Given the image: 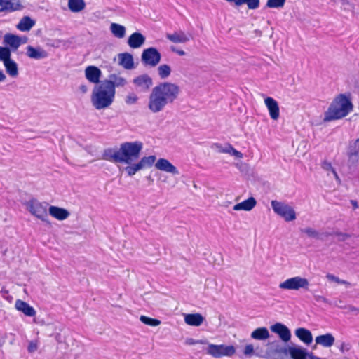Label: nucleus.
<instances>
[{
	"mask_svg": "<svg viewBox=\"0 0 359 359\" xmlns=\"http://www.w3.org/2000/svg\"><path fill=\"white\" fill-rule=\"evenodd\" d=\"M143 144L141 142H126L120 145L118 149L109 148L102 154V159L113 163H124L128 165L125 171L131 177L141 170L150 168L156 161L155 156L142 157L137 163L133 161L137 160L142 149Z\"/></svg>",
	"mask_w": 359,
	"mask_h": 359,
	"instance_id": "f257e3e1",
	"label": "nucleus"
},
{
	"mask_svg": "<svg viewBox=\"0 0 359 359\" xmlns=\"http://www.w3.org/2000/svg\"><path fill=\"white\" fill-rule=\"evenodd\" d=\"M180 93V86L171 82H162L154 87L149 95L147 107L154 113H159L172 104Z\"/></svg>",
	"mask_w": 359,
	"mask_h": 359,
	"instance_id": "f03ea898",
	"label": "nucleus"
},
{
	"mask_svg": "<svg viewBox=\"0 0 359 359\" xmlns=\"http://www.w3.org/2000/svg\"><path fill=\"white\" fill-rule=\"evenodd\" d=\"M353 109L351 94H339L334 97L325 113L324 121H331L341 119L351 112Z\"/></svg>",
	"mask_w": 359,
	"mask_h": 359,
	"instance_id": "7ed1b4c3",
	"label": "nucleus"
},
{
	"mask_svg": "<svg viewBox=\"0 0 359 359\" xmlns=\"http://www.w3.org/2000/svg\"><path fill=\"white\" fill-rule=\"evenodd\" d=\"M115 94L111 83L102 81L93 88L91 95L92 104L97 110L108 108L113 103Z\"/></svg>",
	"mask_w": 359,
	"mask_h": 359,
	"instance_id": "20e7f679",
	"label": "nucleus"
},
{
	"mask_svg": "<svg viewBox=\"0 0 359 359\" xmlns=\"http://www.w3.org/2000/svg\"><path fill=\"white\" fill-rule=\"evenodd\" d=\"M25 205L27 210L32 215L41 219L47 224H50L48 215V207L49 204L47 202H40L33 198L27 201Z\"/></svg>",
	"mask_w": 359,
	"mask_h": 359,
	"instance_id": "39448f33",
	"label": "nucleus"
},
{
	"mask_svg": "<svg viewBox=\"0 0 359 359\" xmlns=\"http://www.w3.org/2000/svg\"><path fill=\"white\" fill-rule=\"evenodd\" d=\"M11 57V49L0 46V61L3 62L6 73L14 78L18 75V67L17 63Z\"/></svg>",
	"mask_w": 359,
	"mask_h": 359,
	"instance_id": "423d86ee",
	"label": "nucleus"
},
{
	"mask_svg": "<svg viewBox=\"0 0 359 359\" xmlns=\"http://www.w3.org/2000/svg\"><path fill=\"white\" fill-rule=\"evenodd\" d=\"M271 207L273 211L286 222L293 221L296 219L294 210L285 203L273 200L271 201Z\"/></svg>",
	"mask_w": 359,
	"mask_h": 359,
	"instance_id": "0eeeda50",
	"label": "nucleus"
},
{
	"mask_svg": "<svg viewBox=\"0 0 359 359\" xmlns=\"http://www.w3.org/2000/svg\"><path fill=\"white\" fill-rule=\"evenodd\" d=\"M309 287V280L301 276L287 278L279 284V288L287 290H299L300 289L308 290Z\"/></svg>",
	"mask_w": 359,
	"mask_h": 359,
	"instance_id": "6e6552de",
	"label": "nucleus"
},
{
	"mask_svg": "<svg viewBox=\"0 0 359 359\" xmlns=\"http://www.w3.org/2000/svg\"><path fill=\"white\" fill-rule=\"evenodd\" d=\"M236 352L233 346H226L224 344L216 345L209 344L206 348V353L215 358L223 356H232Z\"/></svg>",
	"mask_w": 359,
	"mask_h": 359,
	"instance_id": "1a4fd4ad",
	"label": "nucleus"
},
{
	"mask_svg": "<svg viewBox=\"0 0 359 359\" xmlns=\"http://www.w3.org/2000/svg\"><path fill=\"white\" fill-rule=\"evenodd\" d=\"M161 58V53L153 47L144 50L142 54V62L151 67H156L160 62Z\"/></svg>",
	"mask_w": 359,
	"mask_h": 359,
	"instance_id": "9d476101",
	"label": "nucleus"
},
{
	"mask_svg": "<svg viewBox=\"0 0 359 359\" xmlns=\"http://www.w3.org/2000/svg\"><path fill=\"white\" fill-rule=\"evenodd\" d=\"M134 85L142 92H147L153 85L152 79L147 74L135 77L133 81Z\"/></svg>",
	"mask_w": 359,
	"mask_h": 359,
	"instance_id": "9b49d317",
	"label": "nucleus"
},
{
	"mask_svg": "<svg viewBox=\"0 0 359 359\" xmlns=\"http://www.w3.org/2000/svg\"><path fill=\"white\" fill-rule=\"evenodd\" d=\"M85 76L89 82L100 84L102 72L97 67L90 65L85 69Z\"/></svg>",
	"mask_w": 359,
	"mask_h": 359,
	"instance_id": "f8f14e48",
	"label": "nucleus"
},
{
	"mask_svg": "<svg viewBox=\"0 0 359 359\" xmlns=\"http://www.w3.org/2000/svg\"><path fill=\"white\" fill-rule=\"evenodd\" d=\"M271 330L278 334L279 337L283 341H288L291 338V332L287 326L280 323H276L274 325H271L270 327Z\"/></svg>",
	"mask_w": 359,
	"mask_h": 359,
	"instance_id": "ddd939ff",
	"label": "nucleus"
},
{
	"mask_svg": "<svg viewBox=\"0 0 359 359\" xmlns=\"http://www.w3.org/2000/svg\"><path fill=\"white\" fill-rule=\"evenodd\" d=\"M26 50L27 56L31 59L41 60L48 56V52L40 46L35 48L32 46H28Z\"/></svg>",
	"mask_w": 359,
	"mask_h": 359,
	"instance_id": "4468645a",
	"label": "nucleus"
},
{
	"mask_svg": "<svg viewBox=\"0 0 359 359\" xmlns=\"http://www.w3.org/2000/svg\"><path fill=\"white\" fill-rule=\"evenodd\" d=\"M264 103L269 110L270 117L273 120H277L280 116V109L276 100L271 97L264 99Z\"/></svg>",
	"mask_w": 359,
	"mask_h": 359,
	"instance_id": "2eb2a0df",
	"label": "nucleus"
},
{
	"mask_svg": "<svg viewBox=\"0 0 359 359\" xmlns=\"http://www.w3.org/2000/svg\"><path fill=\"white\" fill-rule=\"evenodd\" d=\"M156 169L172 175H179L177 168L165 158H159L155 163Z\"/></svg>",
	"mask_w": 359,
	"mask_h": 359,
	"instance_id": "dca6fc26",
	"label": "nucleus"
},
{
	"mask_svg": "<svg viewBox=\"0 0 359 359\" xmlns=\"http://www.w3.org/2000/svg\"><path fill=\"white\" fill-rule=\"evenodd\" d=\"M4 42L15 51L20 47L22 43H24L26 41L25 40L22 41L21 37L17 35L13 34H6L4 35Z\"/></svg>",
	"mask_w": 359,
	"mask_h": 359,
	"instance_id": "f3484780",
	"label": "nucleus"
},
{
	"mask_svg": "<svg viewBox=\"0 0 359 359\" xmlns=\"http://www.w3.org/2000/svg\"><path fill=\"white\" fill-rule=\"evenodd\" d=\"M0 12H13L22 8L20 0H0Z\"/></svg>",
	"mask_w": 359,
	"mask_h": 359,
	"instance_id": "a211bd4d",
	"label": "nucleus"
},
{
	"mask_svg": "<svg viewBox=\"0 0 359 359\" xmlns=\"http://www.w3.org/2000/svg\"><path fill=\"white\" fill-rule=\"evenodd\" d=\"M165 37L167 39L170 41L174 43H185L189 41V36H187L184 32L180 30L178 32H175L172 34L167 33L165 34Z\"/></svg>",
	"mask_w": 359,
	"mask_h": 359,
	"instance_id": "6ab92c4d",
	"label": "nucleus"
},
{
	"mask_svg": "<svg viewBox=\"0 0 359 359\" xmlns=\"http://www.w3.org/2000/svg\"><path fill=\"white\" fill-rule=\"evenodd\" d=\"M48 210L49 214L58 220H65L70 215L67 210L57 206L50 205Z\"/></svg>",
	"mask_w": 359,
	"mask_h": 359,
	"instance_id": "aec40b11",
	"label": "nucleus"
},
{
	"mask_svg": "<svg viewBox=\"0 0 359 359\" xmlns=\"http://www.w3.org/2000/svg\"><path fill=\"white\" fill-rule=\"evenodd\" d=\"M145 37L140 32L133 33L128 39V44L132 48H140L145 42Z\"/></svg>",
	"mask_w": 359,
	"mask_h": 359,
	"instance_id": "412c9836",
	"label": "nucleus"
},
{
	"mask_svg": "<svg viewBox=\"0 0 359 359\" xmlns=\"http://www.w3.org/2000/svg\"><path fill=\"white\" fill-rule=\"evenodd\" d=\"M15 306L17 310L22 312L27 316L33 317L36 315L35 309L24 301L16 300Z\"/></svg>",
	"mask_w": 359,
	"mask_h": 359,
	"instance_id": "4be33fe9",
	"label": "nucleus"
},
{
	"mask_svg": "<svg viewBox=\"0 0 359 359\" xmlns=\"http://www.w3.org/2000/svg\"><path fill=\"white\" fill-rule=\"evenodd\" d=\"M118 65L126 69H132L134 68V61L133 55L128 53H119L118 55Z\"/></svg>",
	"mask_w": 359,
	"mask_h": 359,
	"instance_id": "5701e85b",
	"label": "nucleus"
},
{
	"mask_svg": "<svg viewBox=\"0 0 359 359\" xmlns=\"http://www.w3.org/2000/svg\"><path fill=\"white\" fill-rule=\"evenodd\" d=\"M296 336L304 344L309 345L313 341V336L310 330L300 327L295 330Z\"/></svg>",
	"mask_w": 359,
	"mask_h": 359,
	"instance_id": "b1692460",
	"label": "nucleus"
},
{
	"mask_svg": "<svg viewBox=\"0 0 359 359\" xmlns=\"http://www.w3.org/2000/svg\"><path fill=\"white\" fill-rule=\"evenodd\" d=\"M334 337L330 333L319 335L316 337V344L321 345L324 347H331L334 343Z\"/></svg>",
	"mask_w": 359,
	"mask_h": 359,
	"instance_id": "393cba45",
	"label": "nucleus"
},
{
	"mask_svg": "<svg viewBox=\"0 0 359 359\" xmlns=\"http://www.w3.org/2000/svg\"><path fill=\"white\" fill-rule=\"evenodd\" d=\"M257 201L253 197H250L244 201L237 203L233 206L234 210L250 211L256 205Z\"/></svg>",
	"mask_w": 359,
	"mask_h": 359,
	"instance_id": "a878e982",
	"label": "nucleus"
},
{
	"mask_svg": "<svg viewBox=\"0 0 359 359\" xmlns=\"http://www.w3.org/2000/svg\"><path fill=\"white\" fill-rule=\"evenodd\" d=\"M204 320L200 313L187 314L184 317V321L187 325L196 327L201 325Z\"/></svg>",
	"mask_w": 359,
	"mask_h": 359,
	"instance_id": "bb28decb",
	"label": "nucleus"
},
{
	"mask_svg": "<svg viewBox=\"0 0 359 359\" xmlns=\"http://www.w3.org/2000/svg\"><path fill=\"white\" fill-rule=\"evenodd\" d=\"M288 352L292 359H307L309 353L304 348L289 347Z\"/></svg>",
	"mask_w": 359,
	"mask_h": 359,
	"instance_id": "cd10ccee",
	"label": "nucleus"
},
{
	"mask_svg": "<svg viewBox=\"0 0 359 359\" xmlns=\"http://www.w3.org/2000/svg\"><path fill=\"white\" fill-rule=\"evenodd\" d=\"M104 82H110L114 86V90L116 92V87H123L127 84V81L125 78L118 76L116 74H111L109 76V79L104 80Z\"/></svg>",
	"mask_w": 359,
	"mask_h": 359,
	"instance_id": "c85d7f7f",
	"label": "nucleus"
},
{
	"mask_svg": "<svg viewBox=\"0 0 359 359\" xmlns=\"http://www.w3.org/2000/svg\"><path fill=\"white\" fill-rule=\"evenodd\" d=\"M35 25V21L29 16H24L17 25V28L22 32L29 31Z\"/></svg>",
	"mask_w": 359,
	"mask_h": 359,
	"instance_id": "c756f323",
	"label": "nucleus"
},
{
	"mask_svg": "<svg viewBox=\"0 0 359 359\" xmlns=\"http://www.w3.org/2000/svg\"><path fill=\"white\" fill-rule=\"evenodd\" d=\"M251 337L257 340H264L269 337V332L266 327H259L251 333Z\"/></svg>",
	"mask_w": 359,
	"mask_h": 359,
	"instance_id": "7c9ffc66",
	"label": "nucleus"
},
{
	"mask_svg": "<svg viewBox=\"0 0 359 359\" xmlns=\"http://www.w3.org/2000/svg\"><path fill=\"white\" fill-rule=\"evenodd\" d=\"M110 31L116 37L122 39L126 35V28L124 26L117 23H111L110 25Z\"/></svg>",
	"mask_w": 359,
	"mask_h": 359,
	"instance_id": "2f4dec72",
	"label": "nucleus"
},
{
	"mask_svg": "<svg viewBox=\"0 0 359 359\" xmlns=\"http://www.w3.org/2000/svg\"><path fill=\"white\" fill-rule=\"evenodd\" d=\"M85 2L83 0H69L68 7L72 12L78 13L85 8Z\"/></svg>",
	"mask_w": 359,
	"mask_h": 359,
	"instance_id": "473e14b6",
	"label": "nucleus"
},
{
	"mask_svg": "<svg viewBox=\"0 0 359 359\" xmlns=\"http://www.w3.org/2000/svg\"><path fill=\"white\" fill-rule=\"evenodd\" d=\"M346 154L359 156V138L349 142Z\"/></svg>",
	"mask_w": 359,
	"mask_h": 359,
	"instance_id": "72a5a7b5",
	"label": "nucleus"
},
{
	"mask_svg": "<svg viewBox=\"0 0 359 359\" xmlns=\"http://www.w3.org/2000/svg\"><path fill=\"white\" fill-rule=\"evenodd\" d=\"M347 166L350 172H355L358 168L359 156L347 155Z\"/></svg>",
	"mask_w": 359,
	"mask_h": 359,
	"instance_id": "f704fd0d",
	"label": "nucleus"
},
{
	"mask_svg": "<svg viewBox=\"0 0 359 359\" xmlns=\"http://www.w3.org/2000/svg\"><path fill=\"white\" fill-rule=\"evenodd\" d=\"M300 231L302 233H305L309 238L315 239H322L321 236L323 234L311 227L300 229Z\"/></svg>",
	"mask_w": 359,
	"mask_h": 359,
	"instance_id": "c9c22d12",
	"label": "nucleus"
},
{
	"mask_svg": "<svg viewBox=\"0 0 359 359\" xmlns=\"http://www.w3.org/2000/svg\"><path fill=\"white\" fill-rule=\"evenodd\" d=\"M157 70L158 76L162 79L168 78L171 74V68L168 65H161Z\"/></svg>",
	"mask_w": 359,
	"mask_h": 359,
	"instance_id": "e433bc0d",
	"label": "nucleus"
},
{
	"mask_svg": "<svg viewBox=\"0 0 359 359\" xmlns=\"http://www.w3.org/2000/svg\"><path fill=\"white\" fill-rule=\"evenodd\" d=\"M140 320L145 325L150 326H158L161 324V321L156 318H151L145 316H141Z\"/></svg>",
	"mask_w": 359,
	"mask_h": 359,
	"instance_id": "4c0bfd02",
	"label": "nucleus"
},
{
	"mask_svg": "<svg viewBox=\"0 0 359 359\" xmlns=\"http://www.w3.org/2000/svg\"><path fill=\"white\" fill-rule=\"evenodd\" d=\"M285 3V0H267L266 6L268 8H282Z\"/></svg>",
	"mask_w": 359,
	"mask_h": 359,
	"instance_id": "58836bf2",
	"label": "nucleus"
},
{
	"mask_svg": "<svg viewBox=\"0 0 359 359\" xmlns=\"http://www.w3.org/2000/svg\"><path fill=\"white\" fill-rule=\"evenodd\" d=\"M224 152L229 153L233 156H235L236 157L238 158H241L243 157V154L236 149H235L231 145H229L228 148L225 150H224Z\"/></svg>",
	"mask_w": 359,
	"mask_h": 359,
	"instance_id": "ea45409f",
	"label": "nucleus"
},
{
	"mask_svg": "<svg viewBox=\"0 0 359 359\" xmlns=\"http://www.w3.org/2000/svg\"><path fill=\"white\" fill-rule=\"evenodd\" d=\"M137 96L134 93H131L126 96L125 101L128 104H133L137 102Z\"/></svg>",
	"mask_w": 359,
	"mask_h": 359,
	"instance_id": "a19ab883",
	"label": "nucleus"
},
{
	"mask_svg": "<svg viewBox=\"0 0 359 359\" xmlns=\"http://www.w3.org/2000/svg\"><path fill=\"white\" fill-rule=\"evenodd\" d=\"M259 0H248L247 6L249 9L255 10L259 8Z\"/></svg>",
	"mask_w": 359,
	"mask_h": 359,
	"instance_id": "79ce46f5",
	"label": "nucleus"
},
{
	"mask_svg": "<svg viewBox=\"0 0 359 359\" xmlns=\"http://www.w3.org/2000/svg\"><path fill=\"white\" fill-rule=\"evenodd\" d=\"M321 168L325 170V171H331L332 172L333 170H335L332 165V163L326 160L323 161L321 163Z\"/></svg>",
	"mask_w": 359,
	"mask_h": 359,
	"instance_id": "37998d69",
	"label": "nucleus"
},
{
	"mask_svg": "<svg viewBox=\"0 0 359 359\" xmlns=\"http://www.w3.org/2000/svg\"><path fill=\"white\" fill-rule=\"evenodd\" d=\"M243 353L247 356H251L254 354V346L252 344H248L245 346Z\"/></svg>",
	"mask_w": 359,
	"mask_h": 359,
	"instance_id": "c03bdc74",
	"label": "nucleus"
},
{
	"mask_svg": "<svg viewBox=\"0 0 359 359\" xmlns=\"http://www.w3.org/2000/svg\"><path fill=\"white\" fill-rule=\"evenodd\" d=\"M185 344L187 345H194L196 344H208V342L204 340H195L193 338H187L185 341Z\"/></svg>",
	"mask_w": 359,
	"mask_h": 359,
	"instance_id": "a18cd8bd",
	"label": "nucleus"
},
{
	"mask_svg": "<svg viewBox=\"0 0 359 359\" xmlns=\"http://www.w3.org/2000/svg\"><path fill=\"white\" fill-rule=\"evenodd\" d=\"M334 235L337 236V237H339L338 239H339V241H344L347 238L351 237V236L349 234L341 233V232H339V231H337V232L334 233Z\"/></svg>",
	"mask_w": 359,
	"mask_h": 359,
	"instance_id": "49530a36",
	"label": "nucleus"
},
{
	"mask_svg": "<svg viewBox=\"0 0 359 359\" xmlns=\"http://www.w3.org/2000/svg\"><path fill=\"white\" fill-rule=\"evenodd\" d=\"M351 346L350 344L346 342H341L339 346V350L341 353L347 352L351 349Z\"/></svg>",
	"mask_w": 359,
	"mask_h": 359,
	"instance_id": "de8ad7c7",
	"label": "nucleus"
},
{
	"mask_svg": "<svg viewBox=\"0 0 359 359\" xmlns=\"http://www.w3.org/2000/svg\"><path fill=\"white\" fill-rule=\"evenodd\" d=\"M315 300L318 302H323L325 304H330V302L325 297L320 295H314L313 296Z\"/></svg>",
	"mask_w": 359,
	"mask_h": 359,
	"instance_id": "09e8293b",
	"label": "nucleus"
},
{
	"mask_svg": "<svg viewBox=\"0 0 359 359\" xmlns=\"http://www.w3.org/2000/svg\"><path fill=\"white\" fill-rule=\"evenodd\" d=\"M341 308L344 309H346L347 312H355L356 313H359V308L355 307L352 305H347L344 306H341Z\"/></svg>",
	"mask_w": 359,
	"mask_h": 359,
	"instance_id": "8fccbe9b",
	"label": "nucleus"
},
{
	"mask_svg": "<svg viewBox=\"0 0 359 359\" xmlns=\"http://www.w3.org/2000/svg\"><path fill=\"white\" fill-rule=\"evenodd\" d=\"M326 278H327V280H330V281H333V282H335L338 284L340 283L341 282V279L339 278L338 277L334 276L333 274H331V273H327L326 275Z\"/></svg>",
	"mask_w": 359,
	"mask_h": 359,
	"instance_id": "3c124183",
	"label": "nucleus"
},
{
	"mask_svg": "<svg viewBox=\"0 0 359 359\" xmlns=\"http://www.w3.org/2000/svg\"><path fill=\"white\" fill-rule=\"evenodd\" d=\"M37 344L34 342H30L28 346V351L29 353H33L37 350Z\"/></svg>",
	"mask_w": 359,
	"mask_h": 359,
	"instance_id": "603ef678",
	"label": "nucleus"
},
{
	"mask_svg": "<svg viewBox=\"0 0 359 359\" xmlns=\"http://www.w3.org/2000/svg\"><path fill=\"white\" fill-rule=\"evenodd\" d=\"M171 50L174 53H177L180 56L185 55L186 53L182 50H178L175 47H171Z\"/></svg>",
	"mask_w": 359,
	"mask_h": 359,
	"instance_id": "864d4df0",
	"label": "nucleus"
},
{
	"mask_svg": "<svg viewBox=\"0 0 359 359\" xmlns=\"http://www.w3.org/2000/svg\"><path fill=\"white\" fill-rule=\"evenodd\" d=\"M248 0H235L234 1V5L236 6H241L243 4H247Z\"/></svg>",
	"mask_w": 359,
	"mask_h": 359,
	"instance_id": "5fc2aeb1",
	"label": "nucleus"
},
{
	"mask_svg": "<svg viewBox=\"0 0 359 359\" xmlns=\"http://www.w3.org/2000/svg\"><path fill=\"white\" fill-rule=\"evenodd\" d=\"M79 90H80L82 93H83V94H84V93H86L88 92V88L87 86H86V85H85V84H82V85H81V86H79Z\"/></svg>",
	"mask_w": 359,
	"mask_h": 359,
	"instance_id": "6e6d98bb",
	"label": "nucleus"
},
{
	"mask_svg": "<svg viewBox=\"0 0 359 359\" xmlns=\"http://www.w3.org/2000/svg\"><path fill=\"white\" fill-rule=\"evenodd\" d=\"M6 75L1 70H0V82L4 81L6 79Z\"/></svg>",
	"mask_w": 359,
	"mask_h": 359,
	"instance_id": "4d7b16f0",
	"label": "nucleus"
},
{
	"mask_svg": "<svg viewBox=\"0 0 359 359\" xmlns=\"http://www.w3.org/2000/svg\"><path fill=\"white\" fill-rule=\"evenodd\" d=\"M307 359H322V358L315 356L312 353H309Z\"/></svg>",
	"mask_w": 359,
	"mask_h": 359,
	"instance_id": "13d9d810",
	"label": "nucleus"
},
{
	"mask_svg": "<svg viewBox=\"0 0 359 359\" xmlns=\"http://www.w3.org/2000/svg\"><path fill=\"white\" fill-rule=\"evenodd\" d=\"M332 172L334 175L335 180L340 182V178H339L338 174L337 173L336 170H333Z\"/></svg>",
	"mask_w": 359,
	"mask_h": 359,
	"instance_id": "bf43d9fd",
	"label": "nucleus"
},
{
	"mask_svg": "<svg viewBox=\"0 0 359 359\" xmlns=\"http://www.w3.org/2000/svg\"><path fill=\"white\" fill-rule=\"evenodd\" d=\"M351 203L352 204L353 207L354 209H356L358 208V203L356 201H354V200H351Z\"/></svg>",
	"mask_w": 359,
	"mask_h": 359,
	"instance_id": "052dcab7",
	"label": "nucleus"
},
{
	"mask_svg": "<svg viewBox=\"0 0 359 359\" xmlns=\"http://www.w3.org/2000/svg\"><path fill=\"white\" fill-rule=\"evenodd\" d=\"M339 284H343V285H346L347 287H349L351 286V283L346 280H341V282Z\"/></svg>",
	"mask_w": 359,
	"mask_h": 359,
	"instance_id": "680f3d73",
	"label": "nucleus"
},
{
	"mask_svg": "<svg viewBox=\"0 0 359 359\" xmlns=\"http://www.w3.org/2000/svg\"><path fill=\"white\" fill-rule=\"evenodd\" d=\"M226 1H228V2H233V3H234L235 0H226Z\"/></svg>",
	"mask_w": 359,
	"mask_h": 359,
	"instance_id": "e2e57ef3",
	"label": "nucleus"
}]
</instances>
